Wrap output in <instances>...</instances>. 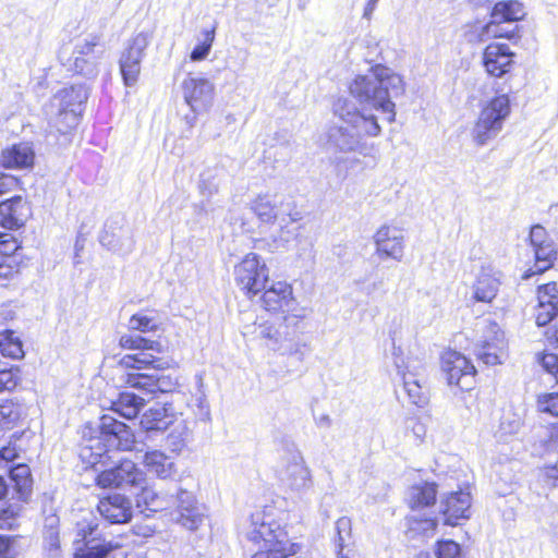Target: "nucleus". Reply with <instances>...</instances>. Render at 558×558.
I'll use <instances>...</instances> for the list:
<instances>
[{
	"label": "nucleus",
	"mask_w": 558,
	"mask_h": 558,
	"mask_svg": "<svg viewBox=\"0 0 558 558\" xmlns=\"http://www.w3.org/2000/svg\"><path fill=\"white\" fill-rule=\"evenodd\" d=\"M510 100L508 95H498L489 100L482 109L472 130L473 141L477 145H485L495 138L502 130L504 122L510 114Z\"/></svg>",
	"instance_id": "0eeeda50"
},
{
	"label": "nucleus",
	"mask_w": 558,
	"mask_h": 558,
	"mask_svg": "<svg viewBox=\"0 0 558 558\" xmlns=\"http://www.w3.org/2000/svg\"><path fill=\"white\" fill-rule=\"evenodd\" d=\"M215 35H216V26H214L211 29H204L202 31L203 40L194 47L190 54V59L193 62H199L205 60L213 47V44L215 41Z\"/></svg>",
	"instance_id": "a19ab883"
},
{
	"label": "nucleus",
	"mask_w": 558,
	"mask_h": 558,
	"mask_svg": "<svg viewBox=\"0 0 558 558\" xmlns=\"http://www.w3.org/2000/svg\"><path fill=\"white\" fill-rule=\"evenodd\" d=\"M16 184L12 175L5 174L0 171V195L10 192Z\"/></svg>",
	"instance_id": "052dcab7"
},
{
	"label": "nucleus",
	"mask_w": 558,
	"mask_h": 558,
	"mask_svg": "<svg viewBox=\"0 0 558 558\" xmlns=\"http://www.w3.org/2000/svg\"><path fill=\"white\" fill-rule=\"evenodd\" d=\"M100 243L108 250L122 255L131 253L134 247V240L129 230H121L118 235L106 231L100 238Z\"/></svg>",
	"instance_id": "473e14b6"
},
{
	"label": "nucleus",
	"mask_w": 558,
	"mask_h": 558,
	"mask_svg": "<svg viewBox=\"0 0 558 558\" xmlns=\"http://www.w3.org/2000/svg\"><path fill=\"white\" fill-rule=\"evenodd\" d=\"M236 284L252 298L266 288L269 269L255 253H250L234 267Z\"/></svg>",
	"instance_id": "6e6552de"
},
{
	"label": "nucleus",
	"mask_w": 558,
	"mask_h": 558,
	"mask_svg": "<svg viewBox=\"0 0 558 558\" xmlns=\"http://www.w3.org/2000/svg\"><path fill=\"white\" fill-rule=\"evenodd\" d=\"M336 547L337 549L344 550L347 542L351 538L352 522L348 517H341L336 522Z\"/></svg>",
	"instance_id": "c03bdc74"
},
{
	"label": "nucleus",
	"mask_w": 558,
	"mask_h": 558,
	"mask_svg": "<svg viewBox=\"0 0 558 558\" xmlns=\"http://www.w3.org/2000/svg\"><path fill=\"white\" fill-rule=\"evenodd\" d=\"M521 426V422L519 418L507 420V417H502L500 422V430L502 435H511L515 434Z\"/></svg>",
	"instance_id": "4d7b16f0"
},
{
	"label": "nucleus",
	"mask_w": 558,
	"mask_h": 558,
	"mask_svg": "<svg viewBox=\"0 0 558 558\" xmlns=\"http://www.w3.org/2000/svg\"><path fill=\"white\" fill-rule=\"evenodd\" d=\"M120 380L122 384L148 393H154L155 374L142 372H126L121 374Z\"/></svg>",
	"instance_id": "f704fd0d"
},
{
	"label": "nucleus",
	"mask_w": 558,
	"mask_h": 558,
	"mask_svg": "<svg viewBox=\"0 0 558 558\" xmlns=\"http://www.w3.org/2000/svg\"><path fill=\"white\" fill-rule=\"evenodd\" d=\"M499 335H505L499 325L496 322L485 319L477 324L475 340H486V342L492 343L495 342L494 336Z\"/></svg>",
	"instance_id": "a18cd8bd"
},
{
	"label": "nucleus",
	"mask_w": 558,
	"mask_h": 558,
	"mask_svg": "<svg viewBox=\"0 0 558 558\" xmlns=\"http://www.w3.org/2000/svg\"><path fill=\"white\" fill-rule=\"evenodd\" d=\"M400 353V348H393V364L403 381V389L411 403L424 407L428 402V392L425 386V365L417 357H403Z\"/></svg>",
	"instance_id": "423d86ee"
},
{
	"label": "nucleus",
	"mask_w": 558,
	"mask_h": 558,
	"mask_svg": "<svg viewBox=\"0 0 558 558\" xmlns=\"http://www.w3.org/2000/svg\"><path fill=\"white\" fill-rule=\"evenodd\" d=\"M145 481V473L131 460H122L119 465L102 471L96 477L97 485L102 488L141 487Z\"/></svg>",
	"instance_id": "f8f14e48"
},
{
	"label": "nucleus",
	"mask_w": 558,
	"mask_h": 558,
	"mask_svg": "<svg viewBox=\"0 0 558 558\" xmlns=\"http://www.w3.org/2000/svg\"><path fill=\"white\" fill-rule=\"evenodd\" d=\"M206 518L204 506L199 505L193 493L179 489L177 495V508L173 512L174 521L186 530L195 531Z\"/></svg>",
	"instance_id": "2eb2a0df"
},
{
	"label": "nucleus",
	"mask_w": 558,
	"mask_h": 558,
	"mask_svg": "<svg viewBox=\"0 0 558 558\" xmlns=\"http://www.w3.org/2000/svg\"><path fill=\"white\" fill-rule=\"evenodd\" d=\"M304 317V310H300L298 313L258 324L255 328L256 337L269 350L282 355L294 354L299 351V344L295 341L296 328Z\"/></svg>",
	"instance_id": "7ed1b4c3"
},
{
	"label": "nucleus",
	"mask_w": 558,
	"mask_h": 558,
	"mask_svg": "<svg viewBox=\"0 0 558 558\" xmlns=\"http://www.w3.org/2000/svg\"><path fill=\"white\" fill-rule=\"evenodd\" d=\"M168 363L162 361L160 357L154 356L148 351L136 352L133 354H125L119 361V368L126 372H141L147 368H154L155 371L165 369Z\"/></svg>",
	"instance_id": "a878e982"
},
{
	"label": "nucleus",
	"mask_w": 558,
	"mask_h": 558,
	"mask_svg": "<svg viewBox=\"0 0 558 558\" xmlns=\"http://www.w3.org/2000/svg\"><path fill=\"white\" fill-rule=\"evenodd\" d=\"M150 40V32H140L125 44L119 59V66L126 86L131 87L137 83L141 74V63Z\"/></svg>",
	"instance_id": "1a4fd4ad"
},
{
	"label": "nucleus",
	"mask_w": 558,
	"mask_h": 558,
	"mask_svg": "<svg viewBox=\"0 0 558 558\" xmlns=\"http://www.w3.org/2000/svg\"><path fill=\"white\" fill-rule=\"evenodd\" d=\"M538 362L542 367L555 377L558 374V355L554 353H544L538 355Z\"/></svg>",
	"instance_id": "603ef678"
},
{
	"label": "nucleus",
	"mask_w": 558,
	"mask_h": 558,
	"mask_svg": "<svg viewBox=\"0 0 558 558\" xmlns=\"http://www.w3.org/2000/svg\"><path fill=\"white\" fill-rule=\"evenodd\" d=\"M556 316H558V304L555 303H537L535 307V320L538 326H546Z\"/></svg>",
	"instance_id": "de8ad7c7"
},
{
	"label": "nucleus",
	"mask_w": 558,
	"mask_h": 558,
	"mask_svg": "<svg viewBox=\"0 0 558 558\" xmlns=\"http://www.w3.org/2000/svg\"><path fill=\"white\" fill-rule=\"evenodd\" d=\"M95 525L92 522H87L86 520L78 522L76 525V539L74 543L76 547L83 542H85L86 537L93 533Z\"/></svg>",
	"instance_id": "864d4df0"
},
{
	"label": "nucleus",
	"mask_w": 558,
	"mask_h": 558,
	"mask_svg": "<svg viewBox=\"0 0 558 558\" xmlns=\"http://www.w3.org/2000/svg\"><path fill=\"white\" fill-rule=\"evenodd\" d=\"M537 408L543 413L558 415V392L544 393L538 397Z\"/></svg>",
	"instance_id": "09e8293b"
},
{
	"label": "nucleus",
	"mask_w": 558,
	"mask_h": 558,
	"mask_svg": "<svg viewBox=\"0 0 558 558\" xmlns=\"http://www.w3.org/2000/svg\"><path fill=\"white\" fill-rule=\"evenodd\" d=\"M505 22L502 21H496V19H493L482 28L478 37L481 41H485L489 38H512L514 37L518 26L512 25L510 26H502Z\"/></svg>",
	"instance_id": "e433bc0d"
},
{
	"label": "nucleus",
	"mask_w": 558,
	"mask_h": 558,
	"mask_svg": "<svg viewBox=\"0 0 558 558\" xmlns=\"http://www.w3.org/2000/svg\"><path fill=\"white\" fill-rule=\"evenodd\" d=\"M251 209L258 220L264 223L274 225L279 221L280 241H290L292 233L288 230L286 216L289 217V221L294 222L299 219V214H292L291 204L286 195L279 193L259 194L251 202Z\"/></svg>",
	"instance_id": "39448f33"
},
{
	"label": "nucleus",
	"mask_w": 558,
	"mask_h": 558,
	"mask_svg": "<svg viewBox=\"0 0 558 558\" xmlns=\"http://www.w3.org/2000/svg\"><path fill=\"white\" fill-rule=\"evenodd\" d=\"M283 515V511L274 506L252 513L246 532L252 558H288L296 554L299 547L288 535Z\"/></svg>",
	"instance_id": "f03ea898"
},
{
	"label": "nucleus",
	"mask_w": 558,
	"mask_h": 558,
	"mask_svg": "<svg viewBox=\"0 0 558 558\" xmlns=\"http://www.w3.org/2000/svg\"><path fill=\"white\" fill-rule=\"evenodd\" d=\"M10 478L13 483L17 481H26L31 478L29 468L25 464H19L10 472Z\"/></svg>",
	"instance_id": "6e6d98bb"
},
{
	"label": "nucleus",
	"mask_w": 558,
	"mask_h": 558,
	"mask_svg": "<svg viewBox=\"0 0 558 558\" xmlns=\"http://www.w3.org/2000/svg\"><path fill=\"white\" fill-rule=\"evenodd\" d=\"M437 488L435 483L413 485L408 493V501L412 509L428 507L435 504Z\"/></svg>",
	"instance_id": "c756f323"
},
{
	"label": "nucleus",
	"mask_w": 558,
	"mask_h": 558,
	"mask_svg": "<svg viewBox=\"0 0 558 558\" xmlns=\"http://www.w3.org/2000/svg\"><path fill=\"white\" fill-rule=\"evenodd\" d=\"M278 478L287 489L296 494L307 492L313 486L311 471L300 453L292 454L279 469Z\"/></svg>",
	"instance_id": "4468645a"
},
{
	"label": "nucleus",
	"mask_w": 558,
	"mask_h": 558,
	"mask_svg": "<svg viewBox=\"0 0 558 558\" xmlns=\"http://www.w3.org/2000/svg\"><path fill=\"white\" fill-rule=\"evenodd\" d=\"M121 348L126 350H136L137 352L154 351L160 353L162 344L157 340H150L137 335H123L119 340Z\"/></svg>",
	"instance_id": "72a5a7b5"
},
{
	"label": "nucleus",
	"mask_w": 558,
	"mask_h": 558,
	"mask_svg": "<svg viewBox=\"0 0 558 558\" xmlns=\"http://www.w3.org/2000/svg\"><path fill=\"white\" fill-rule=\"evenodd\" d=\"M523 4L515 0L497 2L492 11L490 17L502 21L507 24L520 21L524 17Z\"/></svg>",
	"instance_id": "2f4dec72"
},
{
	"label": "nucleus",
	"mask_w": 558,
	"mask_h": 558,
	"mask_svg": "<svg viewBox=\"0 0 558 558\" xmlns=\"http://www.w3.org/2000/svg\"><path fill=\"white\" fill-rule=\"evenodd\" d=\"M128 327L130 330H136L141 332L155 331L158 327L156 320L143 313H136L129 319Z\"/></svg>",
	"instance_id": "49530a36"
},
{
	"label": "nucleus",
	"mask_w": 558,
	"mask_h": 558,
	"mask_svg": "<svg viewBox=\"0 0 558 558\" xmlns=\"http://www.w3.org/2000/svg\"><path fill=\"white\" fill-rule=\"evenodd\" d=\"M376 254L379 258H391L401 262L404 257V234L395 226H381L373 236Z\"/></svg>",
	"instance_id": "f3484780"
},
{
	"label": "nucleus",
	"mask_w": 558,
	"mask_h": 558,
	"mask_svg": "<svg viewBox=\"0 0 558 558\" xmlns=\"http://www.w3.org/2000/svg\"><path fill=\"white\" fill-rule=\"evenodd\" d=\"M495 342L488 343L486 340H475L474 352L476 357L486 365L502 364L507 359L508 343L505 335L494 336Z\"/></svg>",
	"instance_id": "b1692460"
},
{
	"label": "nucleus",
	"mask_w": 558,
	"mask_h": 558,
	"mask_svg": "<svg viewBox=\"0 0 558 558\" xmlns=\"http://www.w3.org/2000/svg\"><path fill=\"white\" fill-rule=\"evenodd\" d=\"M22 407L11 400L0 403V426L11 428L22 416Z\"/></svg>",
	"instance_id": "ea45409f"
},
{
	"label": "nucleus",
	"mask_w": 558,
	"mask_h": 558,
	"mask_svg": "<svg viewBox=\"0 0 558 558\" xmlns=\"http://www.w3.org/2000/svg\"><path fill=\"white\" fill-rule=\"evenodd\" d=\"M87 88L82 84L64 87L50 101L47 113L50 124L60 133H68L78 122L82 105L87 100Z\"/></svg>",
	"instance_id": "20e7f679"
},
{
	"label": "nucleus",
	"mask_w": 558,
	"mask_h": 558,
	"mask_svg": "<svg viewBox=\"0 0 558 558\" xmlns=\"http://www.w3.org/2000/svg\"><path fill=\"white\" fill-rule=\"evenodd\" d=\"M93 448H94L93 445L83 447L81 450V457L84 460H87L88 463L94 465V464H97L98 462H100V459H101L105 450L99 447L96 452H93Z\"/></svg>",
	"instance_id": "5fc2aeb1"
},
{
	"label": "nucleus",
	"mask_w": 558,
	"mask_h": 558,
	"mask_svg": "<svg viewBox=\"0 0 558 558\" xmlns=\"http://www.w3.org/2000/svg\"><path fill=\"white\" fill-rule=\"evenodd\" d=\"M105 50L102 36L88 34L75 43L73 53L99 61L104 57Z\"/></svg>",
	"instance_id": "7c9ffc66"
},
{
	"label": "nucleus",
	"mask_w": 558,
	"mask_h": 558,
	"mask_svg": "<svg viewBox=\"0 0 558 558\" xmlns=\"http://www.w3.org/2000/svg\"><path fill=\"white\" fill-rule=\"evenodd\" d=\"M138 506L144 504L150 511L157 512L168 507V501L151 488L144 487L137 497Z\"/></svg>",
	"instance_id": "79ce46f5"
},
{
	"label": "nucleus",
	"mask_w": 558,
	"mask_h": 558,
	"mask_svg": "<svg viewBox=\"0 0 558 558\" xmlns=\"http://www.w3.org/2000/svg\"><path fill=\"white\" fill-rule=\"evenodd\" d=\"M70 70L75 71L84 76H95L98 73L99 61L89 59L88 57L78 56L72 53V57L68 61Z\"/></svg>",
	"instance_id": "58836bf2"
},
{
	"label": "nucleus",
	"mask_w": 558,
	"mask_h": 558,
	"mask_svg": "<svg viewBox=\"0 0 558 558\" xmlns=\"http://www.w3.org/2000/svg\"><path fill=\"white\" fill-rule=\"evenodd\" d=\"M14 511L11 508L2 509L0 511V529L5 527L8 524L7 520L13 518Z\"/></svg>",
	"instance_id": "69168bd1"
},
{
	"label": "nucleus",
	"mask_w": 558,
	"mask_h": 558,
	"mask_svg": "<svg viewBox=\"0 0 558 558\" xmlns=\"http://www.w3.org/2000/svg\"><path fill=\"white\" fill-rule=\"evenodd\" d=\"M155 385L154 393L171 391L174 386L169 377L158 376L157 374H155Z\"/></svg>",
	"instance_id": "bf43d9fd"
},
{
	"label": "nucleus",
	"mask_w": 558,
	"mask_h": 558,
	"mask_svg": "<svg viewBox=\"0 0 558 558\" xmlns=\"http://www.w3.org/2000/svg\"><path fill=\"white\" fill-rule=\"evenodd\" d=\"M546 338L550 344H555L558 349V326H554L546 331Z\"/></svg>",
	"instance_id": "0e129e2a"
},
{
	"label": "nucleus",
	"mask_w": 558,
	"mask_h": 558,
	"mask_svg": "<svg viewBox=\"0 0 558 558\" xmlns=\"http://www.w3.org/2000/svg\"><path fill=\"white\" fill-rule=\"evenodd\" d=\"M441 369L449 385H456L462 390H470L476 373L474 365L461 353L448 351L441 356Z\"/></svg>",
	"instance_id": "ddd939ff"
},
{
	"label": "nucleus",
	"mask_w": 558,
	"mask_h": 558,
	"mask_svg": "<svg viewBox=\"0 0 558 558\" xmlns=\"http://www.w3.org/2000/svg\"><path fill=\"white\" fill-rule=\"evenodd\" d=\"M137 459L148 473L154 474L158 478L168 480L177 473L174 462L161 450H148L143 456L137 457Z\"/></svg>",
	"instance_id": "393cba45"
},
{
	"label": "nucleus",
	"mask_w": 558,
	"mask_h": 558,
	"mask_svg": "<svg viewBox=\"0 0 558 558\" xmlns=\"http://www.w3.org/2000/svg\"><path fill=\"white\" fill-rule=\"evenodd\" d=\"M15 457H16V452H15L14 448L5 447V448L0 449V458L1 459L5 460V461H12L15 459Z\"/></svg>",
	"instance_id": "338daca9"
},
{
	"label": "nucleus",
	"mask_w": 558,
	"mask_h": 558,
	"mask_svg": "<svg viewBox=\"0 0 558 558\" xmlns=\"http://www.w3.org/2000/svg\"><path fill=\"white\" fill-rule=\"evenodd\" d=\"M97 510L105 520L113 524L126 523L133 514L130 498L121 494H112L101 498Z\"/></svg>",
	"instance_id": "412c9836"
},
{
	"label": "nucleus",
	"mask_w": 558,
	"mask_h": 558,
	"mask_svg": "<svg viewBox=\"0 0 558 558\" xmlns=\"http://www.w3.org/2000/svg\"><path fill=\"white\" fill-rule=\"evenodd\" d=\"M437 558H459L460 546L453 541H440L437 544Z\"/></svg>",
	"instance_id": "3c124183"
},
{
	"label": "nucleus",
	"mask_w": 558,
	"mask_h": 558,
	"mask_svg": "<svg viewBox=\"0 0 558 558\" xmlns=\"http://www.w3.org/2000/svg\"><path fill=\"white\" fill-rule=\"evenodd\" d=\"M530 241L534 250L535 264L523 275V279L549 269L558 255L556 244L547 236L546 230L542 226L536 225L531 228Z\"/></svg>",
	"instance_id": "9b49d317"
},
{
	"label": "nucleus",
	"mask_w": 558,
	"mask_h": 558,
	"mask_svg": "<svg viewBox=\"0 0 558 558\" xmlns=\"http://www.w3.org/2000/svg\"><path fill=\"white\" fill-rule=\"evenodd\" d=\"M47 558H61V551L57 537H50V547L48 548Z\"/></svg>",
	"instance_id": "680f3d73"
},
{
	"label": "nucleus",
	"mask_w": 558,
	"mask_h": 558,
	"mask_svg": "<svg viewBox=\"0 0 558 558\" xmlns=\"http://www.w3.org/2000/svg\"><path fill=\"white\" fill-rule=\"evenodd\" d=\"M174 421V414L165 405L149 408L141 417L140 424L146 432L166 430Z\"/></svg>",
	"instance_id": "bb28decb"
},
{
	"label": "nucleus",
	"mask_w": 558,
	"mask_h": 558,
	"mask_svg": "<svg viewBox=\"0 0 558 558\" xmlns=\"http://www.w3.org/2000/svg\"><path fill=\"white\" fill-rule=\"evenodd\" d=\"M34 163V151L28 144L21 143L2 153V165L5 168L23 169Z\"/></svg>",
	"instance_id": "cd10ccee"
},
{
	"label": "nucleus",
	"mask_w": 558,
	"mask_h": 558,
	"mask_svg": "<svg viewBox=\"0 0 558 558\" xmlns=\"http://www.w3.org/2000/svg\"><path fill=\"white\" fill-rule=\"evenodd\" d=\"M21 369L19 366L0 368V392L12 391L21 383Z\"/></svg>",
	"instance_id": "37998d69"
},
{
	"label": "nucleus",
	"mask_w": 558,
	"mask_h": 558,
	"mask_svg": "<svg viewBox=\"0 0 558 558\" xmlns=\"http://www.w3.org/2000/svg\"><path fill=\"white\" fill-rule=\"evenodd\" d=\"M500 271L492 266H482L473 283V298L477 302L490 303L497 295L500 287Z\"/></svg>",
	"instance_id": "4be33fe9"
},
{
	"label": "nucleus",
	"mask_w": 558,
	"mask_h": 558,
	"mask_svg": "<svg viewBox=\"0 0 558 558\" xmlns=\"http://www.w3.org/2000/svg\"><path fill=\"white\" fill-rule=\"evenodd\" d=\"M472 495L469 488L447 494L440 501L445 524L457 525L458 520L471 515Z\"/></svg>",
	"instance_id": "6ab92c4d"
},
{
	"label": "nucleus",
	"mask_w": 558,
	"mask_h": 558,
	"mask_svg": "<svg viewBox=\"0 0 558 558\" xmlns=\"http://www.w3.org/2000/svg\"><path fill=\"white\" fill-rule=\"evenodd\" d=\"M145 404L144 398L133 392H121L111 404V410L120 416L131 420L137 416Z\"/></svg>",
	"instance_id": "c85d7f7f"
},
{
	"label": "nucleus",
	"mask_w": 558,
	"mask_h": 558,
	"mask_svg": "<svg viewBox=\"0 0 558 558\" xmlns=\"http://www.w3.org/2000/svg\"><path fill=\"white\" fill-rule=\"evenodd\" d=\"M181 92L194 113L205 112L214 102L215 84L206 77L189 73L181 83Z\"/></svg>",
	"instance_id": "9d476101"
},
{
	"label": "nucleus",
	"mask_w": 558,
	"mask_h": 558,
	"mask_svg": "<svg viewBox=\"0 0 558 558\" xmlns=\"http://www.w3.org/2000/svg\"><path fill=\"white\" fill-rule=\"evenodd\" d=\"M29 215L27 203L15 196L0 204V225L8 229L22 227Z\"/></svg>",
	"instance_id": "5701e85b"
},
{
	"label": "nucleus",
	"mask_w": 558,
	"mask_h": 558,
	"mask_svg": "<svg viewBox=\"0 0 558 558\" xmlns=\"http://www.w3.org/2000/svg\"><path fill=\"white\" fill-rule=\"evenodd\" d=\"M555 303L558 304V288L556 282L541 284L537 288V303Z\"/></svg>",
	"instance_id": "8fccbe9b"
},
{
	"label": "nucleus",
	"mask_w": 558,
	"mask_h": 558,
	"mask_svg": "<svg viewBox=\"0 0 558 558\" xmlns=\"http://www.w3.org/2000/svg\"><path fill=\"white\" fill-rule=\"evenodd\" d=\"M14 489L16 490L19 499L26 500L32 490V478L15 482Z\"/></svg>",
	"instance_id": "13d9d810"
},
{
	"label": "nucleus",
	"mask_w": 558,
	"mask_h": 558,
	"mask_svg": "<svg viewBox=\"0 0 558 558\" xmlns=\"http://www.w3.org/2000/svg\"><path fill=\"white\" fill-rule=\"evenodd\" d=\"M99 429L109 448L131 450L134 444V434L126 424L105 414L100 417Z\"/></svg>",
	"instance_id": "a211bd4d"
},
{
	"label": "nucleus",
	"mask_w": 558,
	"mask_h": 558,
	"mask_svg": "<svg viewBox=\"0 0 558 558\" xmlns=\"http://www.w3.org/2000/svg\"><path fill=\"white\" fill-rule=\"evenodd\" d=\"M513 58L514 53L508 45L492 43L483 52V64L489 75L501 77L511 70Z\"/></svg>",
	"instance_id": "aec40b11"
},
{
	"label": "nucleus",
	"mask_w": 558,
	"mask_h": 558,
	"mask_svg": "<svg viewBox=\"0 0 558 558\" xmlns=\"http://www.w3.org/2000/svg\"><path fill=\"white\" fill-rule=\"evenodd\" d=\"M263 291L262 306L268 312H281L283 315H291L302 310L293 298L292 287L286 281L274 282Z\"/></svg>",
	"instance_id": "dca6fc26"
},
{
	"label": "nucleus",
	"mask_w": 558,
	"mask_h": 558,
	"mask_svg": "<svg viewBox=\"0 0 558 558\" xmlns=\"http://www.w3.org/2000/svg\"><path fill=\"white\" fill-rule=\"evenodd\" d=\"M0 352L3 356L13 360L24 357L23 343L21 339L15 336L14 331L5 330L0 332Z\"/></svg>",
	"instance_id": "c9c22d12"
},
{
	"label": "nucleus",
	"mask_w": 558,
	"mask_h": 558,
	"mask_svg": "<svg viewBox=\"0 0 558 558\" xmlns=\"http://www.w3.org/2000/svg\"><path fill=\"white\" fill-rule=\"evenodd\" d=\"M548 447L558 450V423L550 428Z\"/></svg>",
	"instance_id": "e2e57ef3"
},
{
	"label": "nucleus",
	"mask_w": 558,
	"mask_h": 558,
	"mask_svg": "<svg viewBox=\"0 0 558 558\" xmlns=\"http://www.w3.org/2000/svg\"><path fill=\"white\" fill-rule=\"evenodd\" d=\"M113 548L110 542L92 539L84 548L76 547L74 558H106Z\"/></svg>",
	"instance_id": "4c0bfd02"
},
{
	"label": "nucleus",
	"mask_w": 558,
	"mask_h": 558,
	"mask_svg": "<svg viewBox=\"0 0 558 558\" xmlns=\"http://www.w3.org/2000/svg\"><path fill=\"white\" fill-rule=\"evenodd\" d=\"M349 92L361 108L345 98L338 99L333 110L340 124L329 129L328 143L341 153H357L366 157L374 148L366 137H376L381 133L378 118L373 111L387 114L390 123L395 121L396 106L391 98L404 93L403 80L391 69L377 64L366 74L357 75L350 83Z\"/></svg>",
	"instance_id": "f257e3e1"
},
{
	"label": "nucleus",
	"mask_w": 558,
	"mask_h": 558,
	"mask_svg": "<svg viewBox=\"0 0 558 558\" xmlns=\"http://www.w3.org/2000/svg\"><path fill=\"white\" fill-rule=\"evenodd\" d=\"M379 0H369L365 7V10H364V16L365 17H369L372 15V13L374 12L377 3H378Z\"/></svg>",
	"instance_id": "774afa93"
}]
</instances>
